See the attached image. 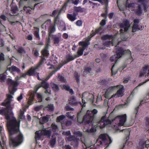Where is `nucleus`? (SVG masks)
I'll use <instances>...</instances> for the list:
<instances>
[{
    "label": "nucleus",
    "mask_w": 149,
    "mask_h": 149,
    "mask_svg": "<svg viewBox=\"0 0 149 149\" xmlns=\"http://www.w3.org/2000/svg\"><path fill=\"white\" fill-rule=\"evenodd\" d=\"M116 120L119 121V122L117 123H115L116 125H114L113 128L115 130L118 129V126H122L125 125V123L126 121V115L125 114L123 115L118 116L113 119V122Z\"/></svg>",
    "instance_id": "obj_4"
},
{
    "label": "nucleus",
    "mask_w": 149,
    "mask_h": 149,
    "mask_svg": "<svg viewBox=\"0 0 149 149\" xmlns=\"http://www.w3.org/2000/svg\"><path fill=\"white\" fill-rule=\"evenodd\" d=\"M3 128L0 125V132L1 137V141L0 140V146L2 149H5V147L6 146L4 140V138L3 137V134L1 132Z\"/></svg>",
    "instance_id": "obj_20"
},
{
    "label": "nucleus",
    "mask_w": 149,
    "mask_h": 149,
    "mask_svg": "<svg viewBox=\"0 0 149 149\" xmlns=\"http://www.w3.org/2000/svg\"><path fill=\"white\" fill-rule=\"evenodd\" d=\"M42 108V106H39L36 107L34 108V110L35 111H39Z\"/></svg>",
    "instance_id": "obj_64"
},
{
    "label": "nucleus",
    "mask_w": 149,
    "mask_h": 149,
    "mask_svg": "<svg viewBox=\"0 0 149 149\" xmlns=\"http://www.w3.org/2000/svg\"><path fill=\"white\" fill-rule=\"evenodd\" d=\"M51 127L53 131L54 132H55L58 130V128L57 126L54 123H53L52 124Z\"/></svg>",
    "instance_id": "obj_41"
},
{
    "label": "nucleus",
    "mask_w": 149,
    "mask_h": 149,
    "mask_svg": "<svg viewBox=\"0 0 149 149\" xmlns=\"http://www.w3.org/2000/svg\"><path fill=\"white\" fill-rule=\"evenodd\" d=\"M140 20L137 19H135L134 20L132 27V32H135L136 31L140 30L142 29V27L141 26V28L140 27L139 23Z\"/></svg>",
    "instance_id": "obj_15"
},
{
    "label": "nucleus",
    "mask_w": 149,
    "mask_h": 149,
    "mask_svg": "<svg viewBox=\"0 0 149 149\" xmlns=\"http://www.w3.org/2000/svg\"><path fill=\"white\" fill-rule=\"evenodd\" d=\"M48 121V118L47 116H45L42 118V121L45 123H46Z\"/></svg>",
    "instance_id": "obj_62"
},
{
    "label": "nucleus",
    "mask_w": 149,
    "mask_h": 149,
    "mask_svg": "<svg viewBox=\"0 0 149 149\" xmlns=\"http://www.w3.org/2000/svg\"><path fill=\"white\" fill-rule=\"evenodd\" d=\"M18 52L22 54H25L26 53L25 49L22 47H20L17 50Z\"/></svg>",
    "instance_id": "obj_42"
},
{
    "label": "nucleus",
    "mask_w": 149,
    "mask_h": 149,
    "mask_svg": "<svg viewBox=\"0 0 149 149\" xmlns=\"http://www.w3.org/2000/svg\"><path fill=\"white\" fill-rule=\"evenodd\" d=\"M51 128L48 127L42 130L41 131H37L36 133L35 139L37 141L40 139L41 135L46 136L50 138L51 135Z\"/></svg>",
    "instance_id": "obj_5"
},
{
    "label": "nucleus",
    "mask_w": 149,
    "mask_h": 149,
    "mask_svg": "<svg viewBox=\"0 0 149 149\" xmlns=\"http://www.w3.org/2000/svg\"><path fill=\"white\" fill-rule=\"evenodd\" d=\"M74 9L77 12H82L84 11V8H81L80 7H75L74 8Z\"/></svg>",
    "instance_id": "obj_40"
},
{
    "label": "nucleus",
    "mask_w": 149,
    "mask_h": 149,
    "mask_svg": "<svg viewBox=\"0 0 149 149\" xmlns=\"http://www.w3.org/2000/svg\"><path fill=\"white\" fill-rule=\"evenodd\" d=\"M63 134L66 136H68L71 135V133L70 131H67L64 132L63 133Z\"/></svg>",
    "instance_id": "obj_53"
},
{
    "label": "nucleus",
    "mask_w": 149,
    "mask_h": 149,
    "mask_svg": "<svg viewBox=\"0 0 149 149\" xmlns=\"http://www.w3.org/2000/svg\"><path fill=\"white\" fill-rule=\"evenodd\" d=\"M128 0H127L126 1V6L128 7V8H130L131 7H133L134 6V4L133 3H131L130 4H128Z\"/></svg>",
    "instance_id": "obj_52"
},
{
    "label": "nucleus",
    "mask_w": 149,
    "mask_h": 149,
    "mask_svg": "<svg viewBox=\"0 0 149 149\" xmlns=\"http://www.w3.org/2000/svg\"><path fill=\"white\" fill-rule=\"evenodd\" d=\"M145 75L146 77L149 76V65L148 64L145 65L142 67L139 72V77H141Z\"/></svg>",
    "instance_id": "obj_11"
},
{
    "label": "nucleus",
    "mask_w": 149,
    "mask_h": 149,
    "mask_svg": "<svg viewBox=\"0 0 149 149\" xmlns=\"http://www.w3.org/2000/svg\"><path fill=\"white\" fill-rule=\"evenodd\" d=\"M66 116L67 117H68L69 119H73L74 117V115H73L72 116H71L70 114V113L69 112H67L66 113Z\"/></svg>",
    "instance_id": "obj_54"
},
{
    "label": "nucleus",
    "mask_w": 149,
    "mask_h": 149,
    "mask_svg": "<svg viewBox=\"0 0 149 149\" xmlns=\"http://www.w3.org/2000/svg\"><path fill=\"white\" fill-rule=\"evenodd\" d=\"M4 55L3 53H1L0 54V61H3L4 60Z\"/></svg>",
    "instance_id": "obj_61"
},
{
    "label": "nucleus",
    "mask_w": 149,
    "mask_h": 149,
    "mask_svg": "<svg viewBox=\"0 0 149 149\" xmlns=\"http://www.w3.org/2000/svg\"><path fill=\"white\" fill-rule=\"evenodd\" d=\"M27 73L24 74L21 76L17 77L16 78V81H13L11 79H7V83L9 86V90L10 94H7V98L4 102L2 103V105L6 107V108L0 110V114L5 116L7 120V127L9 131V134H14L16 133L18 134H22L19 131V122L17 121L14 116L12 111V108L10 103L13 97L11 95H13L17 90L16 87L19 83L17 81L22 77H25Z\"/></svg>",
    "instance_id": "obj_1"
},
{
    "label": "nucleus",
    "mask_w": 149,
    "mask_h": 149,
    "mask_svg": "<svg viewBox=\"0 0 149 149\" xmlns=\"http://www.w3.org/2000/svg\"><path fill=\"white\" fill-rule=\"evenodd\" d=\"M50 85L54 91L56 92L59 91V88L57 84L53 83H51Z\"/></svg>",
    "instance_id": "obj_28"
},
{
    "label": "nucleus",
    "mask_w": 149,
    "mask_h": 149,
    "mask_svg": "<svg viewBox=\"0 0 149 149\" xmlns=\"http://www.w3.org/2000/svg\"><path fill=\"white\" fill-rule=\"evenodd\" d=\"M65 140L68 141H71V144L74 146H76L78 145V142L79 141V138H76L74 136L71 135L68 136H66Z\"/></svg>",
    "instance_id": "obj_13"
},
{
    "label": "nucleus",
    "mask_w": 149,
    "mask_h": 149,
    "mask_svg": "<svg viewBox=\"0 0 149 149\" xmlns=\"http://www.w3.org/2000/svg\"><path fill=\"white\" fill-rule=\"evenodd\" d=\"M11 13H10V15H17L18 14V9L16 5L11 4Z\"/></svg>",
    "instance_id": "obj_19"
},
{
    "label": "nucleus",
    "mask_w": 149,
    "mask_h": 149,
    "mask_svg": "<svg viewBox=\"0 0 149 149\" xmlns=\"http://www.w3.org/2000/svg\"><path fill=\"white\" fill-rule=\"evenodd\" d=\"M58 23H59V25L64 26V30H65L66 29V28L65 26V24L61 20Z\"/></svg>",
    "instance_id": "obj_51"
},
{
    "label": "nucleus",
    "mask_w": 149,
    "mask_h": 149,
    "mask_svg": "<svg viewBox=\"0 0 149 149\" xmlns=\"http://www.w3.org/2000/svg\"><path fill=\"white\" fill-rule=\"evenodd\" d=\"M39 29L37 27H34V35L38 40L40 39L39 34Z\"/></svg>",
    "instance_id": "obj_31"
},
{
    "label": "nucleus",
    "mask_w": 149,
    "mask_h": 149,
    "mask_svg": "<svg viewBox=\"0 0 149 149\" xmlns=\"http://www.w3.org/2000/svg\"><path fill=\"white\" fill-rule=\"evenodd\" d=\"M76 24L77 26H82V22L81 21L79 20L76 22Z\"/></svg>",
    "instance_id": "obj_63"
},
{
    "label": "nucleus",
    "mask_w": 149,
    "mask_h": 149,
    "mask_svg": "<svg viewBox=\"0 0 149 149\" xmlns=\"http://www.w3.org/2000/svg\"><path fill=\"white\" fill-rule=\"evenodd\" d=\"M24 113L22 111H21L19 116V118L20 119H23L24 118V116L23 115Z\"/></svg>",
    "instance_id": "obj_60"
},
{
    "label": "nucleus",
    "mask_w": 149,
    "mask_h": 149,
    "mask_svg": "<svg viewBox=\"0 0 149 149\" xmlns=\"http://www.w3.org/2000/svg\"><path fill=\"white\" fill-rule=\"evenodd\" d=\"M94 96L91 93H90L87 92H85L83 93L82 95V101L84 103L83 106H85V101L84 99H86L88 101H90L91 102H93V100Z\"/></svg>",
    "instance_id": "obj_8"
},
{
    "label": "nucleus",
    "mask_w": 149,
    "mask_h": 149,
    "mask_svg": "<svg viewBox=\"0 0 149 149\" xmlns=\"http://www.w3.org/2000/svg\"><path fill=\"white\" fill-rule=\"evenodd\" d=\"M58 80L61 82L65 83L66 81V79L61 75H59L58 77Z\"/></svg>",
    "instance_id": "obj_44"
},
{
    "label": "nucleus",
    "mask_w": 149,
    "mask_h": 149,
    "mask_svg": "<svg viewBox=\"0 0 149 149\" xmlns=\"http://www.w3.org/2000/svg\"><path fill=\"white\" fill-rule=\"evenodd\" d=\"M77 57H78V56L76 55H74V56L70 55H67L66 56V60L63 62L62 66L66 64L68 62L73 60Z\"/></svg>",
    "instance_id": "obj_21"
},
{
    "label": "nucleus",
    "mask_w": 149,
    "mask_h": 149,
    "mask_svg": "<svg viewBox=\"0 0 149 149\" xmlns=\"http://www.w3.org/2000/svg\"><path fill=\"white\" fill-rule=\"evenodd\" d=\"M8 61L9 62V64L7 66V70H9L10 72H16L18 73H19L20 72V70L16 66H12L11 67H9L8 66L10 65L11 63V60L10 59H9L8 60Z\"/></svg>",
    "instance_id": "obj_17"
},
{
    "label": "nucleus",
    "mask_w": 149,
    "mask_h": 149,
    "mask_svg": "<svg viewBox=\"0 0 149 149\" xmlns=\"http://www.w3.org/2000/svg\"><path fill=\"white\" fill-rule=\"evenodd\" d=\"M79 44L80 46H81L82 47H79V49L77 51V53L78 55H77L78 57L81 56L83 54V51L89 45L88 42L86 41L80 42L79 43Z\"/></svg>",
    "instance_id": "obj_9"
},
{
    "label": "nucleus",
    "mask_w": 149,
    "mask_h": 149,
    "mask_svg": "<svg viewBox=\"0 0 149 149\" xmlns=\"http://www.w3.org/2000/svg\"><path fill=\"white\" fill-rule=\"evenodd\" d=\"M121 41H118L117 38L115 37L112 38L111 41H107L104 42L102 45L99 47L100 49H104L107 47H110L111 46L114 45L117 43V45L116 46V54L111 56L110 58V61H114L116 63L118 60L125 53H127L129 55L130 58L132 57L131 52L128 49L124 50L121 47H118V45Z\"/></svg>",
    "instance_id": "obj_2"
},
{
    "label": "nucleus",
    "mask_w": 149,
    "mask_h": 149,
    "mask_svg": "<svg viewBox=\"0 0 149 149\" xmlns=\"http://www.w3.org/2000/svg\"><path fill=\"white\" fill-rule=\"evenodd\" d=\"M130 26V22L127 20H125L123 22L120 24V27L121 28L120 29V31L121 33V39L123 40H126L127 38L125 37H123V31L126 32L129 29Z\"/></svg>",
    "instance_id": "obj_6"
},
{
    "label": "nucleus",
    "mask_w": 149,
    "mask_h": 149,
    "mask_svg": "<svg viewBox=\"0 0 149 149\" xmlns=\"http://www.w3.org/2000/svg\"><path fill=\"white\" fill-rule=\"evenodd\" d=\"M105 116H103L100 121L97 124V126L101 128H102L106 125L111 124V122L108 119L105 120Z\"/></svg>",
    "instance_id": "obj_10"
},
{
    "label": "nucleus",
    "mask_w": 149,
    "mask_h": 149,
    "mask_svg": "<svg viewBox=\"0 0 149 149\" xmlns=\"http://www.w3.org/2000/svg\"><path fill=\"white\" fill-rule=\"evenodd\" d=\"M39 3L36 4L34 6V7L33 8H30V7L29 6L26 7V6H24V11H26V13H29L30 14L31 13V10L30 9H31L34 10V8L38 4H39Z\"/></svg>",
    "instance_id": "obj_27"
},
{
    "label": "nucleus",
    "mask_w": 149,
    "mask_h": 149,
    "mask_svg": "<svg viewBox=\"0 0 149 149\" xmlns=\"http://www.w3.org/2000/svg\"><path fill=\"white\" fill-rule=\"evenodd\" d=\"M48 45H46L45 48L42 51V53L44 56H47L49 55V53L47 50Z\"/></svg>",
    "instance_id": "obj_32"
},
{
    "label": "nucleus",
    "mask_w": 149,
    "mask_h": 149,
    "mask_svg": "<svg viewBox=\"0 0 149 149\" xmlns=\"http://www.w3.org/2000/svg\"><path fill=\"white\" fill-rule=\"evenodd\" d=\"M149 81V79H148L146 80L145 81L140 83L136 87V88L134 89V90H133V91L131 93V95H133L134 93V91H135L136 90H137L139 86H141L143 85L144 84L146 83V82H147Z\"/></svg>",
    "instance_id": "obj_34"
},
{
    "label": "nucleus",
    "mask_w": 149,
    "mask_h": 149,
    "mask_svg": "<svg viewBox=\"0 0 149 149\" xmlns=\"http://www.w3.org/2000/svg\"><path fill=\"white\" fill-rule=\"evenodd\" d=\"M69 103L72 105L76 106L77 105L78 103L74 98L72 97L69 100Z\"/></svg>",
    "instance_id": "obj_35"
},
{
    "label": "nucleus",
    "mask_w": 149,
    "mask_h": 149,
    "mask_svg": "<svg viewBox=\"0 0 149 149\" xmlns=\"http://www.w3.org/2000/svg\"><path fill=\"white\" fill-rule=\"evenodd\" d=\"M54 42L55 44H58L60 42V38L55 36L53 37Z\"/></svg>",
    "instance_id": "obj_46"
},
{
    "label": "nucleus",
    "mask_w": 149,
    "mask_h": 149,
    "mask_svg": "<svg viewBox=\"0 0 149 149\" xmlns=\"http://www.w3.org/2000/svg\"><path fill=\"white\" fill-rule=\"evenodd\" d=\"M74 134V136L76 137V138H79L82 136V134L81 132L79 131L74 132H73Z\"/></svg>",
    "instance_id": "obj_33"
},
{
    "label": "nucleus",
    "mask_w": 149,
    "mask_h": 149,
    "mask_svg": "<svg viewBox=\"0 0 149 149\" xmlns=\"http://www.w3.org/2000/svg\"><path fill=\"white\" fill-rule=\"evenodd\" d=\"M102 29V27H100L98 29H96L95 31H92L91 32V34L90 36H89L88 37V38H90L92 37L96 33H98ZM89 38H88V39Z\"/></svg>",
    "instance_id": "obj_29"
},
{
    "label": "nucleus",
    "mask_w": 149,
    "mask_h": 149,
    "mask_svg": "<svg viewBox=\"0 0 149 149\" xmlns=\"http://www.w3.org/2000/svg\"><path fill=\"white\" fill-rule=\"evenodd\" d=\"M136 13L139 15H140L141 14V6H139L136 11Z\"/></svg>",
    "instance_id": "obj_55"
},
{
    "label": "nucleus",
    "mask_w": 149,
    "mask_h": 149,
    "mask_svg": "<svg viewBox=\"0 0 149 149\" xmlns=\"http://www.w3.org/2000/svg\"><path fill=\"white\" fill-rule=\"evenodd\" d=\"M117 86H111L108 88L105 93V96H107L112 93L114 91L117 89Z\"/></svg>",
    "instance_id": "obj_22"
},
{
    "label": "nucleus",
    "mask_w": 149,
    "mask_h": 149,
    "mask_svg": "<svg viewBox=\"0 0 149 149\" xmlns=\"http://www.w3.org/2000/svg\"><path fill=\"white\" fill-rule=\"evenodd\" d=\"M65 7L66 4H64L60 10H55L53 12L51 16L54 17L55 18L54 20V24L55 25L59 24L58 22L61 21V20L59 19V16L63 10V9Z\"/></svg>",
    "instance_id": "obj_7"
},
{
    "label": "nucleus",
    "mask_w": 149,
    "mask_h": 149,
    "mask_svg": "<svg viewBox=\"0 0 149 149\" xmlns=\"http://www.w3.org/2000/svg\"><path fill=\"white\" fill-rule=\"evenodd\" d=\"M68 18L72 22H73L76 19V15H73L71 14H68L67 15Z\"/></svg>",
    "instance_id": "obj_30"
},
{
    "label": "nucleus",
    "mask_w": 149,
    "mask_h": 149,
    "mask_svg": "<svg viewBox=\"0 0 149 149\" xmlns=\"http://www.w3.org/2000/svg\"><path fill=\"white\" fill-rule=\"evenodd\" d=\"M74 76L76 79L77 81V83H79V76L78 74L77 73H75L74 74Z\"/></svg>",
    "instance_id": "obj_57"
},
{
    "label": "nucleus",
    "mask_w": 149,
    "mask_h": 149,
    "mask_svg": "<svg viewBox=\"0 0 149 149\" xmlns=\"http://www.w3.org/2000/svg\"><path fill=\"white\" fill-rule=\"evenodd\" d=\"M122 131L127 136L126 139H127V138H129L128 136H129L130 133V131L129 130L127 129H125L123 130Z\"/></svg>",
    "instance_id": "obj_48"
},
{
    "label": "nucleus",
    "mask_w": 149,
    "mask_h": 149,
    "mask_svg": "<svg viewBox=\"0 0 149 149\" xmlns=\"http://www.w3.org/2000/svg\"><path fill=\"white\" fill-rule=\"evenodd\" d=\"M56 137L54 136L53 134L52 136V139L50 141V145L53 147L55 144Z\"/></svg>",
    "instance_id": "obj_38"
},
{
    "label": "nucleus",
    "mask_w": 149,
    "mask_h": 149,
    "mask_svg": "<svg viewBox=\"0 0 149 149\" xmlns=\"http://www.w3.org/2000/svg\"><path fill=\"white\" fill-rule=\"evenodd\" d=\"M45 58L44 57L41 58L38 66L35 68H31L27 72V74L29 76H33L36 75V70L42 65L45 61Z\"/></svg>",
    "instance_id": "obj_12"
},
{
    "label": "nucleus",
    "mask_w": 149,
    "mask_h": 149,
    "mask_svg": "<svg viewBox=\"0 0 149 149\" xmlns=\"http://www.w3.org/2000/svg\"><path fill=\"white\" fill-rule=\"evenodd\" d=\"M110 37H111L110 36L108 35H106L102 36L101 37V39L103 40H105L110 38Z\"/></svg>",
    "instance_id": "obj_56"
},
{
    "label": "nucleus",
    "mask_w": 149,
    "mask_h": 149,
    "mask_svg": "<svg viewBox=\"0 0 149 149\" xmlns=\"http://www.w3.org/2000/svg\"><path fill=\"white\" fill-rule=\"evenodd\" d=\"M6 78V75L4 74H0V81L2 82L4 81Z\"/></svg>",
    "instance_id": "obj_45"
},
{
    "label": "nucleus",
    "mask_w": 149,
    "mask_h": 149,
    "mask_svg": "<svg viewBox=\"0 0 149 149\" xmlns=\"http://www.w3.org/2000/svg\"><path fill=\"white\" fill-rule=\"evenodd\" d=\"M99 138L100 139H102L103 141H105V140H107V138H108L109 140V144H111L112 142V141L110 138L107 134H105L100 135L99 136Z\"/></svg>",
    "instance_id": "obj_23"
},
{
    "label": "nucleus",
    "mask_w": 149,
    "mask_h": 149,
    "mask_svg": "<svg viewBox=\"0 0 149 149\" xmlns=\"http://www.w3.org/2000/svg\"><path fill=\"white\" fill-rule=\"evenodd\" d=\"M97 110L95 109H94L92 111H87L86 114L83 118L82 121L81 122L80 121V119L81 118V112H80L77 114V122L80 124L83 123L85 124L86 125H88L89 123H91H91H92L93 120H92V118H94L95 115L97 114Z\"/></svg>",
    "instance_id": "obj_3"
},
{
    "label": "nucleus",
    "mask_w": 149,
    "mask_h": 149,
    "mask_svg": "<svg viewBox=\"0 0 149 149\" xmlns=\"http://www.w3.org/2000/svg\"><path fill=\"white\" fill-rule=\"evenodd\" d=\"M146 142L141 141L139 142L140 146L139 147V149H143L144 146L146 148H148L149 147V145L146 144Z\"/></svg>",
    "instance_id": "obj_24"
},
{
    "label": "nucleus",
    "mask_w": 149,
    "mask_h": 149,
    "mask_svg": "<svg viewBox=\"0 0 149 149\" xmlns=\"http://www.w3.org/2000/svg\"><path fill=\"white\" fill-rule=\"evenodd\" d=\"M56 25H55L54 24V25L52 24L49 27V30L50 31V33H52L55 31V26Z\"/></svg>",
    "instance_id": "obj_36"
},
{
    "label": "nucleus",
    "mask_w": 149,
    "mask_h": 149,
    "mask_svg": "<svg viewBox=\"0 0 149 149\" xmlns=\"http://www.w3.org/2000/svg\"><path fill=\"white\" fill-rule=\"evenodd\" d=\"M123 86L121 85H117V88L118 90L115 94L111 96V98L113 97H114L117 98L123 96L124 95V92L123 91Z\"/></svg>",
    "instance_id": "obj_14"
},
{
    "label": "nucleus",
    "mask_w": 149,
    "mask_h": 149,
    "mask_svg": "<svg viewBox=\"0 0 149 149\" xmlns=\"http://www.w3.org/2000/svg\"><path fill=\"white\" fill-rule=\"evenodd\" d=\"M79 0H68L67 3L65 4H66V6L67 5V3H68L72 2L75 5L77 4L79 2Z\"/></svg>",
    "instance_id": "obj_39"
},
{
    "label": "nucleus",
    "mask_w": 149,
    "mask_h": 149,
    "mask_svg": "<svg viewBox=\"0 0 149 149\" xmlns=\"http://www.w3.org/2000/svg\"><path fill=\"white\" fill-rule=\"evenodd\" d=\"M51 20L50 19H48L42 25V26L45 25V27H49L52 24L51 23Z\"/></svg>",
    "instance_id": "obj_37"
},
{
    "label": "nucleus",
    "mask_w": 149,
    "mask_h": 149,
    "mask_svg": "<svg viewBox=\"0 0 149 149\" xmlns=\"http://www.w3.org/2000/svg\"><path fill=\"white\" fill-rule=\"evenodd\" d=\"M65 109L67 111H73L74 109L70 107L67 104H66L65 107Z\"/></svg>",
    "instance_id": "obj_49"
},
{
    "label": "nucleus",
    "mask_w": 149,
    "mask_h": 149,
    "mask_svg": "<svg viewBox=\"0 0 149 149\" xmlns=\"http://www.w3.org/2000/svg\"><path fill=\"white\" fill-rule=\"evenodd\" d=\"M47 110L49 111H52L54 110V107L53 104L48 105L47 107Z\"/></svg>",
    "instance_id": "obj_47"
},
{
    "label": "nucleus",
    "mask_w": 149,
    "mask_h": 149,
    "mask_svg": "<svg viewBox=\"0 0 149 149\" xmlns=\"http://www.w3.org/2000/svg\"><path fill=\"white\" fill-rule=\"evenodd\" d=\"M83 131L84 132H86L88 133H92L96 131V129L94 127H92L91 129H89L87 128V126H86L83 129Z\"/></svg>",
    "instance_id": "obj_26"
},
{
    "label": "nucleus",
    "mask_w": 149,
    "mask_h": 149,
    "mask_svg": "<svg viewBox=\"0 0 149 149\" xmlns=\"http://www.w3.org/2000/svg\"><path fill=\"white\" fill-rule=\"evenodd\" d=\"M37 97L39 99L38 102H41L42 100V96L41 95L39 94H38L37 95Z\"/></svg>",
    "instance_id": "obj_59"
},
{
    "label": "nucleus",
    "mask_w": 149,
    "mask_h": 149,
    "mask_svg": "<svg viewBox=\"0 0 149 149\" xmlns=\"http://www.w3.org/2000/svg\"><path fill=\"white\" fill-rule=\"evenodd\" d=\"M83 73L84 76H86L87 74L90 75H92L93 74V72L92 71L91 69L90 68H86L84 70Z\"/></svg>",
    "instance_id": "obj_25"
},
{
    "label": "nucleus",
    "mask_w": 149,
    "mask_h": 149,
    "mask_svg": "<svg viewBox=\"0 0 149 149\" xmlns=\"http://www.w3.org/2000/svg\"><path fill=\"white\" fill-rule=\"evenodd\" d=\"M138 2L143 4V6H144L145 8L146 6L145 4L146 3L148 2V1L147 0H138Z\"/></svg>",
    "instance_id": "obj_50"
},
{
    "label": "nucleus",
    "mask_w": 149,
    "mask_h": 149,
    "mask_svg": "<svg viewBox=\"0 0 149 149\" xmlns=\"http://www.w3.org/2000/svg\"><path fill=\"white\" fill-rule=\"evenodd\" d=\"M65 118V116L64 115H61L58 117L56 119V121L57 122H60L62 120Z\"/></svg>",
    "instance_id": "obj_43"
},
{
    "label": "nucleus",
    "mask_w": 149,
    "mask_h": 149,
    "mask_svg": "<svg viewBox=\"0 0 149 149\" xmlns=\"http://www.w3.org/2000/svg\"><path fill=\"white\" fill-rule=\"evenodd\" d=\"M40 0H21L19 2L20 6H29L34 2H38Z\"/></svg>",
    "instance_id": "obj_16"
},
{
    "label": "nucleus",
    "mask_w": 149,
    "mask_h": 149,
    "mask_svg": "<svg viewBox=\"0 0 149 149\" xmlns=\"http://www.w3.org/2000/svg\"><path fill=\"white\" fill-rule=\"evenodd\" d=\"M62 88L63 89L66 90L68 91L70 89V87L68 85H64L63 86Z\"/></svg>",
    "instance_id": "obj_58"
},
{
    "label": "nucleus",
    "mask_w": 149,
    "mask_h": 149,
    "mask_svg": "<svg viewBox=\"0 0 149 149\" xmlns=\"http://www.w3.org/2000/svg\"><path fill=\"white\" fill-rule=\"evenodd\" d=\"M41 86L45 90L44 92L45 93H47L49 95L51 94V90L49 87V85L47 82L43 81L41 83Z\"/></svg>",
    "instance_id": "obj_18"
}]
</instances>
